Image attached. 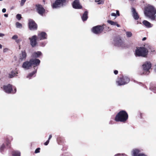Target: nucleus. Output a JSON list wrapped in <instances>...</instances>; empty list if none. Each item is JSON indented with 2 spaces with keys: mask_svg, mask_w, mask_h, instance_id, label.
<instances>
[{
  "mask_svg": "<svg viewBox=\"0 0 156 156\" xmlns=\"http://www.w3.org/2000/svg\"><path fill=\"white\" fill-rule=\"evenodd\" d=\"M151 50V52L154 51V50L151 49V47L150 45H148L146 47L144 45V47H141L137 48L135 51V55L136 56H141L144 57H146L148 52V49Z\"/></svg>",
  "mask_w": 156,
  "mask_h": 156,
  "instance_id": "f257e3e1",
  "label": "nucleus"
},
{
  "mask_svg": "<svg viewBox=\"0 0 156 156\" xmlns=\"http://www.w3.org/2000/svg\"><path fill=\"white\" fill-rule=\"evenodd\" d=\"M144 13L146 16L151 20H155V15L156 13V10L153 6L150 5L147 6L145 8Z\"/></svg>",
  "mask_w": 156,
  "mask_h": 156,
  "instance_id": "f03ea898",
  "label": "nucleus"
},
{
  "mask_svg": "<svg viewBox=\"0 0 156 156\" xmlns=\"http://www.w3.org/2000/svg\"><path fill=\"white\" fill-rule=\"evenodd\" d=\"M128 115L124 111H120L116 115L115 120L116 122H125L128 119Z\"/></svg>",
  "mask_w": 156,
  "mask_h": 156,
  "instance_id": "7ed1b4c3",
  "label": "nucleus"
},
{
  "mask_svg": "<svg viewBox=\"0 0 156 156\" xmlns=\"http://www.w3.org/2000/svg\"><path fill=\"white\" fill-rule=\"evenodd\" d=\"M129 78L126 76H123L118 78L116 81V83L118 86H122L128 83L129 81Z\"/></svg>",
  "mask_w": 156,
  "mask_h": 156,
  "instance_id": "20e7f679",
  "label": "nucleus"
},
{
  "mask_svg": "<svg viewBox=\"0 0 156 156\" xmlns=\"http://www.w3.org/2000/svg\"><path fill=\"white\" fill-rule=\"evenodd\" d=\"M66 0H56L52 5L53 9H57L66 5Z\"/></svg>",
  "mask_w": 156,
  "mask_h": 156,
  "instance_id": "39448f33",
  "label": "nucleus"
},
{
  "mask_svg": "<svg viewBox=\"0 0 156 156\" xmlns=\"http://www.w3.org/2000/svg\"><path fill=\"white\" fill-rule=\"evenodd\" d=\"M3 88L4 91L8 94L10 93L14 94L16 91V88L15 87L12 88V85L10 84H8L7 85L4 86Z\"/></svg>",
  "mask_w": 156,
  "mask_h": 156,
  "instance_id": "423d86ee",
  "label": "nucleus"
},
{
  "mask_svg": "<svg viewBox=\"0 0 156 156\" xmlns=\"http://www.w3.org/2000/svg\"><path fill=\"white\" fill-rule=\"evenodd\" d=\"M143 73L144 75H148L150 73L149 70L151 67V64L150 62H146L143 65Z\"/></svg>",
  "mask_w": 156,
  "mask_h": 156,
  "instance_id": "0eeeda50",
  "label": "nucleus"
},
{
  "mask_svg": "<svg viewBox=\"0 0 156 156\" xmlns=\"http://www.w3.org/2000/svg\"><path fill=\"white\" fill-rule=\"evenodd\" d=\"M114 44L115 46L123 48L125 47L124 42L119 37H115L114 40Z\"/></svg>",
  "mask_w": 156,
  "mask_h": 156,
  "instance_id": "6e6552de",
  "label": "nucleus"
},
{
  "mask_svg": "<svg viewBox=\"0 0 156 156\" xmlns=\"http://www.w3.org/2000/svg\"><path fill=\"white\" fill-rule=\"evenodd\" d=\"M104 28L102 26L98 25L93 27L92 30L95 34H98L101 33L103 31Z\"/></svg>",
  "mask_w": 156,
  "mask_h": 156,
  "instance_id": "1a4fd4ad",
  "label": "nucleus"
},
{
  "mask_svg": "<svg viewBox=\"0 0 156 156\" xmlns=\"http://www.w3.org/2000/svg\"><path fill=\"white\" fill-rule=\"evenodd\" d=\"M32 66H33L34 69L37 70V66L39 65L40 63V61L39 59L36 58H31L30 60Z\"/></svg>",
  "mask_w": 156,
  "mask_h": 156,
  "instance_id": "9d476101",
  "label": "nucleus"
},
{
  "mask_svg": "<svg viewBox=\"0 0 156 156\" xmlns=\"http://www.w3.org/2000/svg\"><path fill=\"white\" fill-rule=\"evenodd\" d=\"M29 27L30 29L31 30H36L37 28V26L34 21L32 20H29Z\"/></svg>",
  "mask_w": 156,
  "mask_h": 156,
  "instance_id": "9b49d317",
  "label": "nucleus"
},
{
  "mask_svg": "<svg viewBox=\"0 0 156 156\" xmlns=\"http://www.w3.org/2000/svg\"><path fill=\"white\" fill-rule=\"evenodd\" d=\"M29 39L30 40V44L32 47H34L37 45V37L36 35H34L29 37Z\"/></svg>",
  "mask_w": 156,
  "mask_h": 156,
  "instance_id": "f8f14e48",
  "label": "nucleus"
},
{
  "mask_svg": "<svg viewBox=\"0 0 156 156\" xmlns=\"http://www.w3.org/2000/svg\"><path fill=\"white\" fill-rule=\"evenodd\" d=\"M143 150L138 148H135L133 149L131 151L132 156H138L140 154Z\"/></svg>",
  "mask_w": 156,
  "mask_h": 156,
  "instance_id": "ddd939ff",
  "label": "nucleus"
},
{
  "mask_svg": "<svg viewBox=\"0 0 156 156\" xmlns=\"http://www.w3.org/2000/svg\"><path fill=\"white\" fill-rule=\"evenodd\" d=\"M72 6L73 8L76 9H80L82 8V6L79 0H74L73 2Z\"/></svg>",
  "mask_w": 156,
  "mask_h": 156,
  "instance_id": "4468645a",
  "label": "nucleus"
},
{
  "mask_svg": "<svg viewBox=\"0 0 156 156\" xmlns=\"http://www.w3.org/2000/svg\"><path fill=\"white\" fill-rule=\"evenodd\" d=\"M47 35L44 32H42L38 33L37 39L40 40H43L47 39Z\"/></svg>",
  "mask_w": 156,
  "mask_h": 156,
  "instance_id": "2eb2a0df",
  "label": "nucleus"
},
{
  "mask_svg": "<svg viewBox=\"0 0 156 156\" xmlns=\"http://www.w3.org/2000/svg\"><path fill=\"white\" fill-rule=\"evenodd\" d=\"M36 6L37 10L38 13L41 15L42 16L45 12V9L41 5H37Z\"/></svg>",
  "mask_w": 156,
  "mask_h": 156,
  "instance_id": "dca6fc26",
  "label": "nucleus"
},
{
  "mask_svg": "<svg viewBox=\"0 0 156 156\" xmlns=\"http://www.w3.org/2000/svg\"><path fill=\"white\" fill-rule=\"evenodd\" d=\"M31 66L32 65L30 60L29 61L23 62L22 65V67L25 69H29Z\"/></svg>",
  "mask_w": 156,
  "mask_h": 156,
  "instance_id": "f3484780",
  "label": "nucleus"
},
{
  "mask_svg": "<svg viewBox=\"0 0 156 156\" xmlns=\"http://www.w3.org/2000/svg\"><path fill=\"white\" fill-rule=\"evenodd\" d=\"M27 54L24 51H22L19 54V58L20 61H23L25 60L26 58Z\"/></svg>",
  "mask_w": 156,
  "mask_h": 156,
  "instance_id": "a211bd4d",
  "label": "nucleus"
},
{
  "mask_svg": "<svg viewBox=\"0 0 156 156\" xmlns=\"http://www.w3.org/2000/svg\"><path fill=\"white\" fill-rule=\"evenodd\" d=\"M131 10L132 12V16L134 19L135 20H137L139 18V16L136 12L135 9L134 8H132Z\"/></svg>",
  "mask_w": 156,
  "mask_h": 156,
  "instance_id": "6ab92c4d",
  "label": "nucleus"
},
{
  "mask_svg": "<svg viewBox=\"0 0 156 156\" xmlns=\"http://www.w3.org/2000/svg\"><path fill=\"white\" fill-rule=\"evenodd\" d=\"M42 55V53L40 51H35L33 53L31 57L33 58H36L39 57Z\"/></svg>",
  "mask_w": 156,
  "mask_h": 156,
  "instance_id": "aec40b11",
  "label": "nucleus"
},
{
  "mask_svg": "<svg viewBox=\"0 0 156 156\" xmlns=\"http://www.w3.org/2000/svg\"><path fill=\"white\" fill-rule=\"evenodd\" d=\"M143 24L147 28H150L152 27L153 25L148 21L144 20L143 22Z\"/></svg>",
  "mask_w": 156,
  "mask_h": 156,
  "instance_id": "412c9836",
  "label": "nucleus"
},
{
  "mask_svg": "<svg viewBox=\"0 0 156 156\" xmlns=\"http://www.w3.org/2000/svg\"><path fill=\"white\" fill-rule=\"evenodd\" d=\"M88 12L87 11L85 12L81 16L82 20L83 21H86L88 18Z\"/></svg>",
  "mask_w": 156,
  "mask_h": 156,
  "instance_id": "4be33fe9",
  "label": "nucleus"
},
{
  "mask_svg": "<svg viewBox=\"0 0 156 156\" xmlns=\"http://www.w3.org/2000/svg\"><path fill=\"white\" fill-rule=\"evenodd\" d=\"M107 22L108 23L112 25L116 26L118 27H120V25L116 22H114L112 20H108Z\"/></svg>",
  "mask_w": 156,
  "mask_h": 156,
  "instance_id": "5701e85b",
  "label": "nucleus"
},
{
  "mask_svg": "<svg viewBox=\"0 0 156 156\" xmlns=\"http://www.w3.org/2000/svg\"><path fill=\"white\" fill-rule=\"evenodd\" d=\"M18 73V72L16 70L12 71L9 74V77L10 78H12L16 76Z\"/></svg>",
  "mask_w": 156,
  "mask_h": 156,
  "instance_id": "b1692460",
  "label": "nucleus"
},
{
  "mask_svg": "<svg viewBox=\"0 0 156 156\" xmlns=\"http://www.w3.org/2000/svg\"><path fill=\"white\" fill-rule=\"evenodd\" d=\"M34 69V71L32 72L31 73H29L28 75V76H27V78H28L29 79H30L37 73V70H36V69Z\"/></svg>",
  "mask_w": 156,
  "mask_h": 156,
  "instance_id": "393cba45",
  "label": "nucleus"
},
{
  "mask_svg": "<svg viewBox=\"0 0 156 156\" xmlns=\"http://www.w3.org/2000/svg\"><path fill=\"white\" fill-rule=\"evenodd\" d=\"M12 156H20V153L18 151H14L12 153Z\"/></svg>",
  "mask_w": 156,
  "mask_h": 156,
  "instance_id": "a878e982",
  "label": "nucleus"
},
{
  "mask_svg": "<svg viewBox=\"0 0 156 156\" xmlns=\"http://www.w3.org/2000/svg\"><path fill=\"white\" fill-rule=\"evenodd\" d=\"M126 36L127 37H131L133 35V34L130 31H126Z\"/></svg>",
  "mask_w": 156,
  "mask_h": 156,
  "instance_id": "bb28decb",
  "label": "nucleus"
},
{
  "mask_svg": "<svg viewBox=\"0 0 156 156\" xmlns=\"http://www.w3.org/2000/svg\"><path fill=\"white\" fill-rule=\"evenodd\" d=\"M5 148V144H2L0 147V152L2 153Z\"/></svg>",
  "mask_w": 156,
  "mask_h": 156,
  "instance_id": "cd10ccee",
  "label": "nucleus"
},
{
  "mask_svg": "<svg viewBox=\"0 0 156 156\" xmlns=\"http://www.w3.org/2000/svg\"><path fill=\"white\" fill-rule=\"evenodd\" d=\"M16 25L17 28H21L22 27V24L18 22L16 23Z\"/></svg>",
  "mask_w": 156,
  "mask_h": 156,
  "instance_id": "c85d7f7f",
  "label": "nucleus"
},
{
  "mask_svg": "<svg viewBox=\"0 0 156 156\" xmlns=\"http://www.w3.org/2000/svg\"><path fill=\"white\" fill-rule=\"evenodd\" d=\"M16 18L18 20H20L21 18V15L20 14H17L16 16Z\"/></svg>",
  "mask_w": 156,
  "mask_h": 156,
  "instance_id": "c756f323",
  "label": "nucleus"
},
{
  "mask_svg": "<svg viewBox=\"0 0 156 156\" xmlns=\"http://www.w3.org/2000/svg\"><path fill=\"white\" fill-rule=\"evenodd\" d=\"M18 38V36L16 35H15L13 36H12V39L13 40H16V39H17Z\"/></svg>",
  "mask_w": 156,
  "mask_h": 156,
  "instance_id": "7c9ffc66",
  "label": "nucleus"
},
{
  "mask_svg": "<svg viewBox=\"0 0 156 156\" xmlns=\"http://www.w3.org/2000/svg\"><path fill=\"white\" fill-rule=\"evenodd\" d=\"M150 89L154 92L155 93H156V87H154V88H150Z\"/></svg>",
  "mask_w": 156,
  "mask_h": 156,
  "instance_id": "2f4dec72",
  "label": "nucleus"
},
{
  "mask_svg": "<svg viewBox=\"0 0 156 156\" xmlns=\"http://www.w3.org/2000/svg\"><path fill=\"white\" fill-rule=\"evenodd\" d=\"M26 0H21L20 3V5L21 6H23L25 2H26Z\"/></svg>",
  "mask_w": 156,
  "mask_h": 156,
  "instance_id": "473e14b6",
  "label": "nucleus"
},
{
  "mask_svg": "<svg viewBox=\"0 0 156 156\" xmlns=\"http://www.w3.org/2000/svg\"><path fill=\"white\" fill-rule=\"evenodd\" d=\"M114 156H127V155L125 154H115Z\"/></svg>",
  "mask_w": 156,
  "mask_h": 156,
  "instance_id": "72a5a7b5",
  "label": "nucleus"
},
{
  "mask_svg": "<svg viewBox=\"0 0 156 156\" xmlns=\"http://www.w3.org/2000/svg\"><path fill=\"white\" fill-rule=\"evenodd\" d=\"M40 148H38L36 149L35 151V153H37L40 152Z\"/></svg>",
  "mask_w": 156,
  "mask_h": 156,
  "instance_id": "f704fd0d",
  "label": "nucleus"
},
{
  "mask_svg": "<svg viewBox=\"0 0 156 156\" xmlns=\"http://www.w3.org/2000/svg\"><path fill=\"white\" fill-rule=\"evenodd\" d=\"M101 0H95V2H98V4H103V3H102L101 2H99Z\"/></svg>",
  "mask_w": 156,
  "mask_h": 156,
  "instance_id": "c9c22d12",
  "label": "nucleus"
},
{
  "mask_svg": "<svg viewBox=\"0 0 156 156\" xmlns=\"http://www.w3.org/2000/svg\"><path fill=\"white\" fill-rule=\"evenodd\" d=\"M111 15L112 16H115V18L117 16L116 15V13H112L111 14Z\"/></svg>",
  "mask_w": 156,
  "mask_h": 156,
  "instance_id": "e433bc0d",
  "label": "nucleus"
},
{
  "mask_svg": "<svg viewBox=\"0 0 156 156\" xmlns=\"http://www.w3.org/2000/svg\"><path fill=\"white\" fill-rule=\"evenodd\" d=\"M116 15L117 16H120V13L119 12V11L118 10L116 11Z\"/></svg>",
  "mask_w": 156,
  "mask_h": 156,
  "instance_id": "4c0bfd02",
  "label": "nucleus"
},
{
  "mask_svg": "<svg viewBox=\"0 0 156 156\" xmlns=\"http://www.w3.org/2000/svg\"><path fill=\"white\" fill-rule=\"evenodd\" d=\"M49 140H47L44 143V145H48V143H49Z\"/></svg>",
  "mask_w": 156,
  "mask_h": 156,
  "instance_id": "58836bf2",
  "label": "nucleus"
},
{
  "mask_svg": "<svg viewBox=\"0 0 156 156\" xmlns=\"http://www.w3.org/2000/svg\"><path fill=\"white\" fill-rule=\"evenodd\" d=\"M138 156H147L146 154L144 153H142L140 154V155H139Z\"/></svg>",
  "mask_w": 156,
  "mask_h": 156,
  "instance_id": "ea45409f",
  "label": "nucleus"
},
{
  "mask_svg": "<svg viewBox=\"0 0 156 156\" xmlns=\"http://www.w3.org/2000/svg\"><path fill=\"white\" fill-rule=\"evenodd\" d=\"M8 50V49L7 48H5L3 49V52H6Z\"/></svg>",
  "mask_w": 156,
  "mask_h": 156,
  "instance_id": "a19ab883",
  "label": "nucleus"
},
{
  "mask_svg": "<svg viewBox=\"0 0 156 156\" xmlns=\"http://www.w3.org/2000/svg\"><path fill=\"white\" fill-rule=\"evenodd\" d=\"M118 72L117 70H115L114 72V73L115 75H116L118 73Z\"/></svg>",
  "mask_w": 156,
  "mask_h": 156,
  "instance_id": "79ce46f5",
  "label": "nucleus"
},
{
  "mask_svg": "<svg viewBox=\"0 0 156 156\" xmlns=\"http://www.w3.org/2000/svg\"><path fill=\"white\" fill-rule=\"evenodd\" d=\"M21 41V40L20 39H16V43H18Z\"/></svg>",
  "mask_w": 156,
  "mask_h": 156,
  "instance_id": "37998d69",
  "label": "nucleus"
},
{
  "mask_svg": "<svg viewBox=\"0 0 156 156\" xmlns=\"http://www.w3.org/2000/svg\"><path fill=\"white\" fill-rule=\"evenodd\" d=\"M2 11L3 13H5L6 11V9L5 8H3L2 9Z\"/></svg>",
  "mask_w": 156,
  "mask_h": 156,
  "instance_id": "c03bdc74",
  "label": "nucleus"
},
{
  "mask_svg": "<svg viewBox=\"0 0 156 156\" xmlns=\"http://www.w3.org/2000/svg\"><path fill=\"white\" fill-rule=\"evenodd\" d=\"M5 36V34H3L0 33V37H2Z\"/></svg>",
  "mask_w": 156,
  "mask_h": 156,
  "instance_id": "a18cd8bd",
  "label": "nucleus"
},
{
  "mask_svg": "<svg viewBox=\"0 0 156 156\" xmlns=\"http://www.w3.org/2000/svg\"><path fill=\"white\" fill-rule=\"evenodd\" d=\"M52 136V135H50L49 136V138H48V140H49L51 138Z\"/></svg>",
  "mask_w": 156,
  "mask_h": 156,
  "instance_id": "49530a36",
  "label": "nucleus"
},
{
  "mask_svg": "<svg viewBox=\"0 0 156 156\" xmlns=\"http://www.w3.org/2000/svg\"><path fill=\"white\" fill-rule=\"evenodd\" d=\"M4 16L5 17H8V14H4Z\"/></svg>",
  "mask_w": 156,
  "mask_h": 156,
  "instance_id": "de8ad7c7",
  "label": "nucleus"
},
{
  "mask_svg": "<svg viewBox=\"0 0 156 156\" xmlns=\"http://www.w3.org/2000/svg\"><path fill=\"white\" fill-rule=\"evenodd\" d=\"M146 38L145 37H144L143 39H142V41H145V40H146Z\"/></svg>",
  "mask_w": 156,
  "mask_h": 156,
  "instance_id": "09e8293b",
  "label": "nucleus"
},
{
  "mask_svg": "<svg viewBox=\"0 0 156 156\" xmlns=\"http://www.w3.org/2000/svg\"><path fill=\"white\" fill-rule=\"evenodd\" d=\"M2 48V45L1 44H0V49H1Z\"/></svg>",
  "mask_w": 156,
  "mask_h": 156,
  "instance_id": "8fccbe9b",
  "label": "nucleus"
},
{
  "mask_svg": "<svg viewBox=\"0 0 156 156\" xmlns=\"http://www.w3.org/2000/svg\"><path fill=\"white\" fill-rule=\"evenodd\" d=\"M45 46V44H42V46Z\"/></svg>",
  "mask_w": 156,
  "mask_h": 156,
  "instance_id": "3c124183",
  "label": "nucleus"
},
{
  "mask_svg": "<svg viewBox=\"0 0 156 156\" xmlns=\"http://www.w3.org/2000/svg\"><path fill=\"white\" fill-rule=\"evenodd\" d=\"M7 146H9V143H7Z\"/></svg>",
  "mask_w": 156,
  "mask_h": 156,
  "instance_id": "603ef678",
  "label": "nucleus"
},
{
  "mask_svg": "<svg viewBox=\"0 0 156 156\" xmlns=\"http://www.w3.org/2000/svg\"><path fill=\"white\" fill-rule=\"evenodd\" d=\"M138 24V22L137 21V24Z\"/></svg>",
  "mask_w": 156,
  "mask_h": 156,
  "instance_id": "864d4df0",
  "label": "nucleus"
},
{
  "mask_svg": "<svg viewBox=\"0 0 156 156\" xmlns=\"http://www.w3.org/2000/svg\"><path fill=\"white\" fill-rule=\"evenodd\" d=\"M3 0H0V1H2Z\"/></svg>",
  "mask_w": 156,
  "mask_h": 156,
  "instance_id": "5fc2aeb1",
  "label": "nucleus"
}]
</instances>
